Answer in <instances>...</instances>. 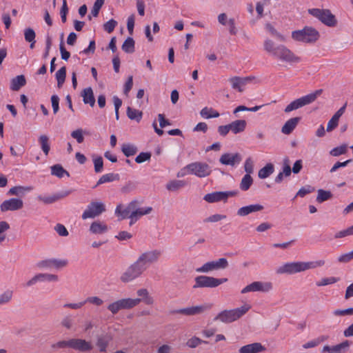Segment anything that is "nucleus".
I'll return each instance as SVG.
<instances>
[{
    "label": "nucleus",
    "instance_id": "obj_38",
    "mask_svg": "<svg viewBox=\"0 0 353 353\" xmlns=\"http://www.w3.org/2000/svg\"><path fill=\"white\" fill-rule=\"evenodd\" d=\"M253 183V179L250 174H245L242 178L239 188L243 191H247Z\"/></svg>",
    "mask_w": 353,
    "mask_h": 353
},
{
    "label": "nucleus",
    "instance_id": "obj_39",
    "mask_svg": "<svg viewBox=\"0 0 353 353\" xmlns=\"http://www.w3.org/2000/svg\"><path fill=\"white\" fill-rule=\"evenodd\" d=\"M143 113L141 111H139L136 109H132L130 107H128L127 108V116L131 120H135L137 122H139L142 118Z\"/></svg>",
    "mask_w": 353,
    "mask_h": 353
},
{
    "label": "nucleus",
    "instance_id": "obj_45",
    "mask_svg": "<svg viewBox=\"0 0 353 353\" xmlns=\"http://www.w3.org/2000/svg\"><path fill=\"white\" fill-rule=\"evenodd\" d=\"M130 210L128 209V206L125 209H122L121 204L118 205L115 209V214L120 217L119 219H125L130 217Z\"/></svg>",
    "mask_w": 353,
    "mask_h": 353
},
{
    "label": "nucleus",
    "instance_id": "obj_1",
    "mask_svg": "<svg viewBox=\"0 0 353 353\" xmlns=\"http://www.w3.org/2000/svg\"><path fill=\"white\" fill-rule=\"evenodd\" d=\"M263 48L273 58L283 63L292 65L298 63L301 61L300 57L295 54L285 45L280 44L276 46L272 40L269 39L264 41Z\"/></svg>",
    "mask_w": 353,
    "mask_h": 353
},
{
    "label": "nucleus",
    "instance_id": "obj_52",
    "mask_svg": "<svg viewBox=\"0 0 353 353\" xmlns=\"http://www.w3.org/2000/svg\"><path fill=\"white\" fill-rule=\"evenodd\" d=\"M338 281H339L338 278L333 277V276L327 277V278H323L319 281L316 282V285L317 286H319V287L320 286H325V285H330V284L335 283Z\"/></svg>",
    "mask_w": 353,
    "mask_h": 353
},
{
    "label": "nucleus",
    "instance_id": "obj_44",
    "mask_svg": "<svg viewBox=\"0 0 353 353\" xmlns=\"http://www.w3.org/2000/svg\"><path fill=\"white\" fill-rule=\"evenodd\" d=\"M56 79L57 80V86L58 88H61L63 83L65 80L66 77V68L65 66L61 67L57 72H56Z\"/></svg>",
    "mask_w": 353,
    "mask_h": 353
},
{
    "label": "nucleus",
    "instance_id": "obj_22",
    "mask_svg": "<svg viewBox=\"0 0 353 353\" xmlns=\"http://www.w3.org/2000/svg\"><path fill=\"white\" fill-rule=\"evenodd\" d=\"M266 350L261 343H253L242 346L239 350V353H259Z\"/></svg>",
    "mask_w": 353,
    "mask_h": 353
},
{
    "label": "nucleus",
    "instance_id": "obj_32",
    "mask_svg": "<svg viewBox=\"0 0 353 353\" xmlns=\"http://www.w3.org/2000/svg\"><path fill=\"white\" fill-rule=\"evenodd\" d=\"M187 185L183 180H172L166 184V188L171 192H176Z\"/></svg>",
    "mask_w": 353,
    "mask_h": 353
},
{
    "label": "nucleus",
    "instance_id": "obj_16",
    "mask_svg": "<svg viewBox=\"0 0 353 353\" xmlns=\"http://www.w3.org/2000/svg\"><path fill=\"white\" fill-rule=\"evenodd\" d=\"M211 307V304L205 303L203 305L181 308L174 311L173 313L184 314L186 316H194L203 314L206 310H209Z\"/></svg>",
    "mask_w": 353,
    "mask_h": 353
},
{
    "label": "nucleus",
    "instance_id": "obj_34",
    "mask_svg": "<svg viewBox=\"0 0 353 353\" xmlns=\"http://www.w3.org/2000/svg\"><path fill=\"white\" fill-rule=\"evenodd\" d=\"M52 175L56 176L58 178H62L64 175L68 177L70 176L69 172L65 170L60 164H55L50 168Z\"/></svg>",
    "mask_w": 353,
    "mask_h": 353
},
{
    "label": "nucleus",
    "instance_id": "obj_7",
    "mask_svg": "<svg viewBox=\"0 0 353 353\" xmlns=\"http://www.w3.org/2000/svg\"><path fill=\"white\" fill-rule=\"evenodd\" d=\"M161 254L158 250H148L141 253L134 262L145 272L151 264L159 261Z\"/></svg>",
    "mask_w": 353,
    "mask_h": 353
},
{
    "label": "nucleus",
    "instance_id": "obj_64",
    "mask_svg": "<svg viewBox=\"0 0 353 353\" xmlns=\"http://www.w3.org/2000/svg\"><path fill=\"white\" fill-rule=\"evenodd\" d=\"M245 174H251L254 172V163L250 157L248 158L244 164Z\"/></svg>",
    "mask_w": 353,
    "mask_h": 353
},
{
    "label": "nucleus",
    "instance_id": "obj_63",
    "mask_svg": "<svg viewBox=\"0 0 353 353\" xmlns=\"http://www.w3.org/2000/svg\"><path fill=\"white\" fill-rule=\"evenodd\" d=\"M151 158L150 152H141L136 158L135 161L137 163H142L146 161H149Z\"/></svg>",
    "mask_w": 353,
    "mask_h": 353
},
{
    "label": "nucleus",
    "instance_id": "obj_47",
    "mask_svg": "<svg viewBox=\"0 0 353 353\" xmlns=\"http://www.w3.org/2000/svg\"><path fill=\"white\" fill-rule=\"evenodd\" d=\"M332 196V194L331 192L326 191V190H324L322 189H319L318 190L316 201L319 203H322L323 201H325L331 199Z\"/></svg>",
    "mask_w": 353,
    "mask_h": 353
},
{
    "label": "nucleus",
    "instance_id": "obj_8",
    "mask_svg": "<svg viewBox=\"0 0 353 353\" xmlns=\"http://www.w3.org/2000/svg\"><path fill=\"white\" fill-rule=\"evenodd\" d=\"M228 281V279H216L209 276H197L194 279V284L192 286L194 289L209 288H214Z\"/></svg>",
    "mask_w": 353,
    "mask_h": 353
},
{
    "label": "nucleus",
    "instance_id": "obj_37",
    "mask_svg": "<svg viewBox=\"0 0 353 353\" xmlns=\"http://www.w3.org/2000/svg\"><path fill=\"white\" fill-rule=\"evenodd\" d=\"M121 151L127 157L134 155L138 149L136 145L130 143H123L121 146Z\"/></svg>",
    "mask_w": 353,
    "mask_h": 353
},
{
    "label": "nucleus",
    "instance_id": "obj_19",
    "mask_svg": "<svg viewBox=\"0 0 353 353\" xmlns=\"http://www.w3.org/2000/svg\"><path fill=\"white\" fill-rule=\"evenodd\" d=\"M72 192L71 190H68L50 196L39 195L37 199L44 204H51L68 196Z\"/></svg>",
    "mask_w": 353,
    "mask_h": 353
},
{
    "label": "nucleus",
    "instance_id": "obj_61",
    "mask_svg": "<svg viewBox=\"0 0 353 353\" xmlns=\"http://www.w3.org/2000/svg\"><path fill=\"white\" fill-rule=\"evenodd\" d=\"M208 343L207 341H202L201 339H200L198 337H196V336H194L191 339H190L188 341H187V345L191 348H194L196 347H197L199 344L201 343Z\"/></svg>",
    "mask_w": 353,
    "mask_h": 353
},
{
    "label": "nucleus",
    "instance_id": "obj_42",
    "mask_svg": "<svg viewBox=\"0 0 353 353\" xmlns=\"http://www.w3.org/2000/svg\"><path fill=\"white\" fill-rule=\"evenodd\" d=\"M119 179V174H115L113 173H109L104 174L102 176H101V178L99 179L95 187L107 182H111L115 180H118Z\"/></svg>",
    "mask_w": 353,
    "mask_h": 353
},
{
    "label": "nucleus",
    "instance_id": "obj_55",
    "mask_svg": "<svg viewBox=\"0 0 353 353\" xmlns=\"http://www.w3.org/2000/svg\"><path fill=\"white\" fill-rule=\"evenodd\" d=\"M63 34H62L61 36V41L60 45H59V50H60V52H61V59L65 61H68L70 57V53L68 51H67L66 49L65 48L64 43L63 41Z\"/></svg>",
    "mask_w": 353,
    "mask_h": 353
},
{
    "label": "nucleus",
    "instance_id": "obj_31",
    "mask_svg": "<svg viewBox=\"0 0 353 353\" xmlns=\"http://www.w3.org/2000/svg\"><path fill=\"white\" fill-rule=\"evenodd\" d=\"M90 231L92 234H103L108 231V226L100 221H94L90 227Z\"/></svg>",
    "mask_w": 353,
    "mask_h": 353
},
{
    "label": "nucleus",
    "instance_id": "obj_26",
    "mask_svg": "<svg viewBox=\"0 0 353 353\" xmlns=\"http://www.w3.org/2000/svg\"><path fill=\"white\" fill-rule=\"evenodd\" d=\"M110 341L111 337L108 334H101L97 336L96 345L99 347V350L101 352H104L106 351Z\"/></svg>",
    "mask_w": 353,
    "mask_h": 353
},
{
    "label": "nucleus",
    "instance_id": "obj_20",
    "mask_svg": "<svg viewBox=\"0 0 353 353\" xmlns=\"http://www.w3.org/2000/svg\"><path fill=\"white\" fill-rule=\"evenodd\" d=\"M241 160L242 157L239 153H225L219 159L221 164L232 167L239 164Z\"/></svg>",
    "mask_w": 353,
    "mask_h": 353
},
{
    "label": "nucleus",
    "instance_id": "obj_25",
    "mask_svg": "<svg viewBox=\"0 0 353 353\" xmlns=\"http://www.w3.org/2000/svg\"><path fill=\"white\" fill-rule=\"evenodd\" d=\"M300 120V117H294L288 120L281 128L282 133L285 134H290L292 133V132L298 125Z\"/></svg>",
    "mask_w": 353,
    "mask_h": 353
},
{
    "label": "nucleus",
    "instance_id": "obj_6",
    "mask_svg": "<svg viewBox=\"0 0 353 353\" xmlns=\"http://www.w3.org/2000/svg\"><path fill=\"white\" fill-rule=\"evenodd\" d=\"M322 92L323 90L319 89L314 92L310 93L292 101L285 107L284 112L285 113H289L293 110L299 109L305 105L313 103Z\"/></svg>",
    "mask_w": 353,
    "mask_h": 353
},
{
    "label": "nucleus",
    "instance_id": "obj_29",
    "mask_svg": "<svg viewBox=\"0 0 353 353\" xmlns=\"http://www.w3.org/2000/svg\"><path fill=\"white\" fill-rule=\"evenodd\" d=\"M81 97H83V101L85 104H89L91 107L94 105L95 99L93 90L90 87L86 88L82 90Z\"/></svg>",
    "mask_w": 353,
    "mask_h": 353
},
{
    "label": "nucleus",
    "instance_id": "obj_10",
    "mask_svg": "<svg viewBox=\"0 0 353 353\" xmlns=\"http://www.w3.org/2000/svg\"><path fill=\"white\" fill-rule=\"evenodd\" d=\"M184 170H187L188 174H194L199 178L206 177L212 172L210 166L201 161L189 163L184 167Z\"/></svg>",
    "mask_w": 353,
    "mask_h": 353
},
{
    "label": "nucleus",
    "instance_id": "obj_40",
    "mask_svg": "<svg viewBox=\"0 0 353 353\" xmlns=\"http://www.w3.org/2000/svg\"><path fill=\"white\" fill-rule=\"evenodd\" d=\"M14 292L8 289L0 294V305L10 303L13 298Z\"/></svg>",
    "mask_w": 353,
    "mask_h": 353
},
{
    "label": "nucleus",
    "instance_id": "obj_30",
    "mask_svg": "<svg viewBox=\"0 0 353 353\" xmlns=\"http://www.w3.org/2000/svg\"><path fill=\"white\" fill-rule=\"evenodd\" d=\"M247 123L245 120L239 119L229 123L230 129L234 134L243 132L246 128Z\"/></svg>",
    "mask_w": 353,
    "mask_h": 353
},
{
    "label": "nucleus",
    "instance_id": "obj_46",
    "mask_svg": "<svg viewBox=\"0 0 353 353\" xmlns=\"http://www.w3.org/2000/svg\"><path fill=\"white\" fill-rule=\"evenodd\" d=\"M265 28L272 36L274 37L279 41H285V37L283 34L277 32V30L270 23H267L265 25Z\"/></svg>",
    "mask_w": 353,
    "mask_h": 353
},
{
    "label": "nucleus",
    "instance_id": "obj_54",
    "mask_svg": "<svg viewBox=\"0 0 353 353\" xmlns=\"http://www.w3.org/2000/svg\"><path fill=\"white\" fill-rule=\"evenodd\" d=\"M227 216L223 214H215L212 216H208V218L203 220L204 223H216L220 221L221 220L225 219Z\"/></svg>",
    "mask_w": 353,
    "mask_h": 353
},
{
    "label": "nucleus",
    "instance_id": "obj_21",
    "mask_svg": "<svg viewBox=\"0 0 353 353\" xmlns=\"http://www.w3.org/2000/svg\"><path fill=\"white\" fill-rule=\"evenodd\" d=\"M254 79V77H233L229 79L230 83H231L232 88L234 90H237L239 92H242L243 89L242 88L247 83L251 82Z\"/></svg>",
    "mask_w": 353,
    "mask_h": 353
},
{
    "label": "nucleus",
    "instance_id": "obj_3",
    "mask_svg": "<svg viewBox=\"0 0 353 353\" xmlns=\"http://www.w3.org/2000/svg\"><path fill=\"white\" fill-rule=\"evenodd\" d=\"M52 347L55 349L69 347L75 351L86 352L91 351L93 349V345L91 341L79 338H73L69 340L58 341L53 344Z\"/></svg>",
    "mask_w": 353,
    "mask_h": 353
},
{
    "label": "nucleus",
    "instance_id": "obj_24",
    "mask_svg": "<svg viewBox=\"0 0 353 353\" xmlns=\"http://www.w3.org/2000/svg\"><path fill=\"white\" fill-rule=\"evenodd\" d=\"M348 347L349 343L347 341H345L341 343L332 347L329 345H325L323 348V352H326L328 353H343L345 352Z\"/></svg>",
    "mask_w": 353,
    "mask_h": 353
},
{
    "label": "nucleus",
    "instance_id": "obj_5",
    "mask_svg": "<svg viewBox=\"0 0 353 353\" xmlns=\"http://www.w3.org/2000/svg\"><path fill=\"white\" fill-rule=\"evenodd\" d=\"M292 38L299 42L314 43L319 39V33L316 29L305 26L302 30L293 31Z\"/></svg>",
    "mask_w": 353,
    "mask_h": 353
},
{
    "label": "nucleus",
    "instance_id": "obj_2",
    "mask_svg": "<svg viewBox=\"0 0 353 353\" xmlns=\"http://www.w3.org/2000/svg\"><path fill=\"white\" fill-rule=\"evenodd\" d=\"M325 265V261L319 260L316 261H296L288 262L276 269L277 274H294L310 269H314L318 267H322Z\"/></svg>",
    "mask_w": 353,
    "mask_h": 353
},
{
    "label": "nucleus",
    "instance_id": "obj_49",
    "mask_svg": "<svg viewBox=\"0 0 353 353\" xmlns=\"http://www.w3.org/2000/svg\"><path fill=\"white\" fill-rule=\"evenodd\" d=\"M108 310L113 314H117L119 310H124L121 300H117L108 306Z\"/></svg>",
    "mask_w": 353,
    "mask_h": 353
},
{
    "label": "nucleus",
    "instance_id": "obj_36",
    "mask_svg": "<svg viewBox=\"0 0 353 353\" xmlns=\"http://www.w3.org/2000/svg\"><path fill=\"white\" fill-rule=\"evenodd\" d=\"M123 307L124 310H129L131 308H133L134 307L138 305L140 302L141 301V299L137 298V299H131V298H126V299H120Z\"/></svg>",
    "mask_w": 353,
    "mask_h": 353
},
{
    "label": "nucleus",
    "instance_id": "obj_57",
    "mask_svg": "<svg viewBox=\"0 0 353 353\" xmlns=\"http://www.w3.org/2000/svg\"><path fill=\"white\" fill-rule=\"evenodd\" d=\"M71 137L75 139L79 143H81L84 141L83 131L82 129H77L71 132Z\"/></svg>",
    "mask_w": 353,
    "mask_h": 353
},
{
    "label": "nucleus",
    "instance_id": "obj_12",
    "mask_svg": "<svg viewBox=\"0 0 353 353\" xmlns=\"http://www.w3.org/2000/svg\"><path fill=\"white\" fill-rule=\"evenodd\" d=\"M228 262L225 258H220L217 261H212L204 263L201 267L196 268V272L208 273L214 270L225 269Z\"/></svg>",
    "mask_w": 353,
    "mask_h": 353
},
{
    "label": "nucleus",
    "instance_id": "obj_18",
    "mask_svg": "<svg viewBox=\"0 0 353 353\" xmlns=\"http://www.w3.org/2000/svg\"><path fill=\"white\" fill-rule=\"evenodd\" d=\"M23 206V202L21 199L11 198L5 200L0 205L1 212L17 211L21 210Z\"/></svg>",
    "mask_w": 353,
    "mask_h": 353
},
{
    "label": "nucleus",
    "instance_id": "obj_48",
    "mask_svg": "<svg viewBox=\"0 0 353 353\" xmlns=\"http://www.w3.org/2000/svg\"><path fill=\"white\" fill-rule=\"evenodd\" d=\"M347 151V145L346 144H343L339 147L334 148L330 150V154L333 157H339L341 154H344Z\"/></svg>",
    "mask_w": 353,
    "mask_h": 353
},
{
    "label": "nucleus",
    "instance_id": "obj_13",
    "mask_svg": "<svg viewBox=\"0 0 353 353\" xmlns=\"http://www.w3.org/2000/svg\"><path fill=\"white\" fill-rule=\"evenodd\" d=\"M143 272L136 262H134L121 275L120 280L125 283H129L139 278Z\"/></svg>",
    "mask_w": 353,
    "mask_h": 353
},
{
    "label": "nucleus",
    "instance_id": "obj_59",
    "mask_svg": "<svg viewBox=\"0 0 353 353\" xmlns=\"http://www.w3.org/2000/svg\"><path fill=\"white\" fill-rule=\"evenodd\" d=\"M353 259V250L340 255L337 260L341 263H347Z\"/></svg>",
    "mask_w": 353,
    "mask_h": 353
},
{
    "label": "nucleus",
    "instance_id": "obj_28",
    "mask_svg": "<svg viewBox=\"0 0 353 353\" xmlns=\"http://www.w3.org/2000/svg\"><path fill=\"white\" fill-rule=\"evenodd\" d=\"M26 84V79L24 75H18L10 81V88L12 91H18Z\"/></svg>",
    "mask_w": 353,
    "mask_h": 353
},
{
    "label": "nucleus",
    "instance_id": "obj_50",
    "mask_svg": "<svg viewBox=\"0 0 353 353\" xmlns=\"http://www.w3.org/2000/svg\"><path fill=\"white\" fill-rule=\"evenodd\" d=\"M10 229V225L5 221H0V243L6 240V235L5 232Z\"/></svg>",
    "mask_w": 353,
    "mask_h": 353
},
{
    "label": "nucleus",
    "instance_id": "obj_35",
    "mask_svg": "<svg viewBox=\"0 0 353 353\" xmlns=\"http://www.w3.org/2000/svg\"><path fill=\"white\" fill-rule=\"evenodd\" d=\"M137 294L141 297V301H143L146 305H152L154 303V299L149 295V292L147 289L141 288L137 291Z\"/></svg>",
    "mask_w": 353,
    "mask_h": 353
},
{
    "label": "nucleus",
    "instance_id": "obj_60",
    "mask_svg": "<svg viewBox=\"0 0 353 353\" xmlns=\"http://www.w3.org/2000/svg\"><path fill=\"white\" fill-rule=\"evenodd\" d=\"M137 188L135 183L128 181L121 189V192L123 194H128L134 191Z\"/></svg>",
    "mask_w": 353,
    "mask_h": 353
},
{
    "label": "nucleus",
    "instance_id": "obj_41",
    "mask_svg": "<svg viewBox=\"0 0 353 353\" xmlns=\"http://www.w3.org/2000/svg\"><path fill=\"white\" fill-rule=\"evenodd\" d=\"M39 142L41 145V150L43 153L47 156L50 150V144H49V138L48 136L43 134L41 135L39 138Z\"/></svg>",
    "mask_w": 353,
    "mask_h": 353
},
{
    "label": "nucleus",
    "instance_id": "obj_14",
    "mask_svg": "<svg viewBox=\"0 0 353 353\" xmlns=\"http://www.w3.org/2000/svg\"><path fill=\"white\" fill-rule=\"evenodd\" d=\"M238 194V191H225V192H214L207 194L204 196L203 199L208 203H215L219 201L225 202L229 197L235 196Z\"/></svg>",
    "mask_w": 353,
    "mask_h": 353
},
{
    "label": "nucleus",
    "instance_id": "obj_51",
    "mask_svg": "<svg viewBox=\"0 0 353 353\" xmlns=\"http://www.w3.org/2000/svg\"><path fill=\"white\" fill-rule=\"evenodd\" d=\"M61 324L66 329L70 330L74 326V319L71 315H68L62 319Z\"/></svg>",
    "mask_w": 353,
    "mask_h": 353
},
{
    "label": "nucleus",
    "instance_id": "obj_56",
    "mask_svg": "<svg viewBox=\"0 0 353 353\" xmlns=\"http://www.w3.org/2000/svg\"><path fill=\"white\" fill-rule=\"evenodd\" d=\"M94 171L97 173L101 172L103 168V161L101 157H97L93 159Z\"/></svg>",
    "mask_w": 353,
    "mask_h": 353
},
{
    "label": "nucleus",
    "instance_id": "obj_53",
    "mask_svg": "<svg viewBox=\"0 0 353 353\" xmlns=\"http://www.w3.org/2000/svg\"><path fill=\"white\" fill-rule=\"evenodd\" d=\"M105 0H96L94 6L92 7V9L91 10V14L97 17L99 15V10L104 4Z\"/></svg>",
    "mask_w": 353,
    "mask_h": 353
},
{
    "label": "nucleus",
    "instance_id": "obj_62",
    "mask_svg": "<svg viewBox=\"0 0 353 353\" xmlns=\"http://www.w3.org/2000/svg\"><path fill=\"white\" fill-rule=\"evenodd\" d=\"M35 37H36V34H35L34 30L32 28H28L24 30V37H25V40L27 42L34 41V40H35Z\"/></svg>",
    "mask_w": 353,
    "mask_h": 353
},
{
    "label": "nucleus",
    "instance_id": "obj_11",
    "mask_svg": "<svg viewBox=\"0 0 353 353\" xmlns=\"http://www.w3.org/2000/svg\"><path fill=\"white\" fill-rule=\"evenodd\" d=\"M273 289V284L270 281H254L252 283L246 285L241 291V294H246L248 292H260L268 293Z\"/></svg>",
    "mask_w": 353,
    "mask_h": 353
},
{
    "label": "nucleus",
    "instance_id": "obj_23",
    "mask_svg": "<svg viewBox=\"0 0 353 353\" xmlns=\"http://www.w3.org/2000/svg\"><path fill=\"white\" fill-rule=\"evenodd\" d=\"M263 208V206L261 204H252L240 208L236 214L239 216H245L251 213L261 211Z\"/></svg>",
    "mask_w": 353,
    "mask_h": 353
},
{
    "label": "nucleus",
    "instance_id": "obj_9",
    "mask_svg": "<svg viewBox=\"0 0 353 353\" xmlns=\"http://www.w3.org/2000/svg\"><path fill=\"white\" fill-rule=\"evenodd\" d=\"M308 12L329 27H334L337 24L335 16L331 13L330 10L312 8L309 9Z\"/></svg>",
    "mask_w": 353,
    "mask_h": 353
},
{
    "label": "nucleus",
    "instance_id": "obj_15",
    "mask_svg": "<svg viewBox=\"0 0 353 353\" xmlns=\"http://www.w3.org/2000/svg\"><path fill=\"white\" fill-rule=\"evenodd\" d=\"M105 211V205L101 202H91L87 207L86 210L82 214L83 220L87 219H93L99 216Z\"/></svg>",
    "mask_w": 353,
    "mask_h": 353
},
{
    "label": "nucleus",
    "instance_id": "obj_4",
    "mask_svg": "<svg viewBox=\"0 0 353 353\" xmlns=\"http://www.w3.org/2000/svg\"><path fill=\"white\" fill-rule=\"evenodd\" d=\"M250 305L245 304L240 307L232 310H225L218 314L214 319V321H219L224 323L234 322L243 316L250 309Z\"/></svg>",
    "mask_w": 353,
    "mask_h": 353
},
{
    "label": "nucleus",
    "instance_id": "obj_58",
    "mask_svg": "<svg viewBox=\"0 0 353 353\" xmlns=\"http://www.w3.org/2000/svg\"><path fill=\"white\" fill-rule=\"evenodd\" d=\"M350 235H353V225L345 230L336 232L334 235V238L341 239Z\"/></svg>",
    "mask_w": 353,
    "mask_h": 353
},
{
    "label": "nucleus",
    "instance_id": "obj_27",
    "mask_svg": "<svg viewBox=\"0 0 353 353\" xmlns=\"http://www.w3.org/2000/svg\"><path fill=\"white\" fill-rule=\"evenodd\" d=\"M32 190V187L31 186H14L11 188L7 194L8 195H14L17 196H23L26 193L30 192Z\"/></svg>",
    "mask_w": 353,
    "mask_h": 353
},
{
    "label": "nucleus",
    "instance_id": "obj_43",
    "mask_svg": "<svg viewBox=\"0 0 353 353\" xmlns=\"http://www.w3.org/2000/svg\"><path fill=\"white\" fill-rule=\"evenodd\" d=\"M122 50L126 53H132L134 52V41L132 37H128L123 42Z\"/></svg>",
    "mask_w": 353,
    "mask_h": 353
},
{
    "label": "nucleus",
    "instance_id": "obj_17",
    "mask_svg": "<svg viewBox=\"0 0 353 353\" xmlns=\"http://www.w3.org/2000/svg\"><path fill=\"white\" fill-rule=\"evenodd\" d=\"M59 281V276L53 274L48 273H39L34 275L30 280H28L26 284V287H31L35 285L37 282L49 281V282H57Z\"/></svg>",
    "mask_w": 353,
    "mask_h": 353
},
{
    "label": "nucleus",
    "instance_id": "obj_33",
    "mask_svg": "<svg viewBox=\"0 0 353 353\" xmlns=\"http://www.w3.org/2000/svg\"><path fill=\"white\" fill-rule=\"evenodd\" d=\"M274 171V165L271 163H267L263 168L259 170L258 176L262 179H266L270 176Z\"/></svg>",
    "mask_w": 353,
    "mask_h": 353
}]
</instances>
